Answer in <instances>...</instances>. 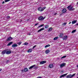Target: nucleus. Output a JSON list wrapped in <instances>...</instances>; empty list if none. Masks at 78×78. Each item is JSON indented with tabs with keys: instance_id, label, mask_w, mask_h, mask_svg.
Instances as JSON below:
<instances>
[{
	"instance_id": "9d476101",
	"label": "nucleus",
	"mask_w": 78,
	"mask_h": 78,
	"mask_svg": "<svg viewBox=\"0 0 78 78\" xmlns=\"http://www.w3.org/2000/svg\"><path fill=\"white\" fill-rule=\"evenodd\" d=\"M67 75V73H66V74H63L62 75H61L60 77L61 78L62 77H64V76H66V75Z\"/></svg>"
},
{
	"instance_id": "423d86ee",
	"label": "nucleus",
	"mask_w": 78,
	"mask_h": 78,
	"mask_svg": "<svg viewBox=\"0 0 78 78\" xmlns=\"http://www.w3.org/2000/svg\"><path fill=\"white\" fill-rule=\"evenodd\" d=\"M62 14H65L67 12V9L64 8L62 9Z\"/></svg>"
},
{
	"instance_id": "aec40b11",
	"label": "nucleus",
	"mask_w": 78,
	"mask_h": 78,
	"mask_svg": "<svg viewBox=\"0 0 78 78\" xmlns=\"http://www.w3.org/2000/svg\"><path fill=\"white\" fill-rule=\"evenodd\" d=\"M76 22H77V21L76 20H73L72 22V24H74V23H75Z\"/></svg>"
},
{
	"instance_id": "e433bc0d",
	"label": "nucleus",
	"mask_w": 78,
	"mask_h": 78,
	"mask_svg": "<svg viewBox=\"0 0 78 78\" xmlns=\"http://www.w3.org/2000/svg\"><path fill=\"white\" fill-rule=\"evenodd\" d=\"M9 61L8 60H7V61H6V63H8V62H9Z\"/></svg>"
},
{
	"instance_id": "7c9ffc66",
	"label": "nucleus",
	"mask_w": 78,
	"mask_h": 78,
	"mask_svg": "<svg viewBox=\"0 0 78 78\" xmlns=\"http://www.w3.org/2000/svg\"><path fill=\"white\" fill-rule=\"evenodd\" d=\"M66 56L65 55V56H63L61 58L62 59L63 58H66Z\"/></svg>"
},
{
	"instance_id": "f3484780",
	"label": "nucleus",
	"mask_w": 78,
	"mask_h": 78,
	"mask_svg": "<svg viewBox=\"0 0 78 78\" xmlns=\"http://www.w3.org/2000/svg\"><path fill=\"white\" fill-rule=\"evenodd\" d=\"M12 43H13V42L12 41L9 42L7 45V46H9V45H11Z\"/></svg>"
},
{
	"instance_id": "79ce46f5",
	"label": "nucleus",
	"mask_w": 78,
	"mask_h": 78,
	"mask_svg": "<svg viewBox=\"0 0 78 78\" xmlns=\"http://www.w3.org/2000/svg\"><path fill=\"white\" fill-rule=\"evenodd\" d=\"M4 3H5V2L3 1V2H2V4H4Z\"/></svg>"
},
{
	"instance_id": "0eeeda50",
	"label": "nucleus",
	"mask_w": 78,
	"mask_h": 78,
	"mask_svg": "<svg viewBox=\"0 0 78 78\" xmlns=\"http://www.w3.org/2000/svg\"><path fill=\"white\" fill-rule=\"evenodd\" d=\"M12 39H13V38L9 37L8 38L7 40H6V41H11V40H12Z\"/></svg>"
},
{
	"instance_id": "72a5a7b5",
	"label": "nucleus",
	"mask_w": 78,
	"mask_h": 78,
	"mask_svg": "<svg viewBox=\"0 0 78 78\" xmlns=\"http://www.w3.org/2000/svg\"><path fill=\"white\" fill-rule=\"evenodd\" d=\"M37 46V45H35L32 48L33 49L34 48H35V47H36Z\"/></svg>"
},
{
	"instance_id": "7ed1b4c3",
	"label": "nucleus",
	"mask_w": 78,
	"mask_h": 78,
	"mask_svg": "<svg viewBox=\"0 0 78 78\" xmlns=\"http://www.w3.org/2000/svg\"><path fill=\"white\" fill-rule=\"evenodd\" d=\"M76 75V73L73 74L72 75L71 74H69V75H67L66 78H72L73 76H74V75Z\"/></svg>"
},
{
	"instance_id": "bb28decb",
	"label": "nucleus",
	"mask_w": 78,
	"mask_h": 78,
	"mask_svg": "<svg viewBox=\"0 0 78 78\" xmlns=\"http://www.w3.org/2000/svg\"><path fill=\"white\" fill-rule=\"evenodd\" d=\"M22 44V42H18L17 43V44L20 45Z\"/></svg>"
},
{
	"instance_id": "c03bdc74",
	"label": "nucleus",
	"mask_w": 78,
	"mask_h": 78,
	"mask_svg": "<svg viewBox=\"0 0 78 78\" xmlns=\"http://www.w3.org/2000/svg\"><path fill=\"white\" fill-rule=\"evenodd\" d=\"M75 25H78V23L76 24Z\"/></svg>"
},
{
	"instance_id": "a878e982",
	"label": "nucleus",
	"mask_w": 78,
	"mask_h": 78,
	"mask_svg": "<svg viewBox=\"0 0 78 78\" xmlns=\"http://www.w3.org/2000/svg\"><path fill=\"white\" fill-rule=\"evenodd\" d=\"M50 44H48L44 47V48H47V47H50Z\"/></svg>"
},
{
	"instance_id": "c85d7f7f",
	"label": "nucleus",
	"mask_w": 78,
	"mask_h": 78,
	"mask_svg": "<svg viewBox=\"0 0 78 78\" xmlns=\"http://www.w3.org/2000/svg\"><path fill=\"white\" fill-rule=\"evenodd\" d=\"M28 43L27 42H25L24 44V45H28Z\"/></svg>"
},
{
	"instance_id": "de8ad7c7",
	"label": "nucleus",
	"mask_w": 78,
	"mask_h": 78,
	"mask_svg": "<svg viewBox=\"0 0 78 78\" xmlns=\"http://www.w3.org/2000/svg\"><path fill=\"white\" fill-rule=\"evenodd\" d=\"M77 5H78V2L77 3Z\"/></svg>"
},
{
	"instance_id": "2f4dec72",
	"label": "nucleus",
	"mask_w": 78,
	"mask_h": 78,
	"mask_svg": "<svg viewBox=\"0 0 78 78\" xmlns=\"http://www.w3.org/2000/svg\"><path fill=\"white\" fill-rule=\"evenodd\" d=\"M11 0H5V2H9Z\"/></svg>"
},
{
	"instance_id": "f8f14e48",
	"label": "nucleus",
	"mask_w": 78,
	"mask_h": 78,
	"mask_svg": "<svg viewBox=\"0 0 78 78\" xmlns=\"http://www.w3.org/2000/svg\"><path fill=\"white\" fill-rule=\"evenodd\" d=\"M63 34L62 33H61L59 35V37L60 38H61L63 37Z\"/></svg>"
},
{
	"instance_id": "09e8293b",
	"label": "nucleus",
	"mask_w": 78,
	"mask_h": 78,
	"mask_svg": "<svg viewBox=\"0 0 78 78\" xmlns=\"http://www.w3.org/2000/svg\"><path fill=\"white\" fill-rule=\"evenodd\" d=\"M30 34H29V35H30Z\"/></svg>"
},
{
	"instance_id": "58836bf2",
	"label": "nucleus",
	"mask_w": 78,
	"mask_h": 78,
	"mask_svg": "<svg viewBox=\"0 0 78 78\" xmlns=\"http://www.w3.org/2000/svg\"><path fill=\"white\" fill-rule=\"evenodd\" d=\"M38 24H39L38 23H37L35 24V26H36V25H38Z\"/></svg>"
},
{
	"instance_id": "20e7f679",
	"label": "nucleus",
	"mask_w": 78,
	"mask_h": 78,
	"mask_svg": "<svg viewBox=\"0 0 78 78\" xmlns=\"http://www.w3.org/2000/svg\"><path fill=\"white\" fill-rule=\"evenodd\" d=\"M45 17H44L41 16L38 17V20L40 21H42L45 19Z\"/></svg>"
},
{
	"instance_id": "f03ea898",
	"label": "nucleus",
	"mask_w": 78,
	"mask_h": 78,
	"mask_svg": "<svg viewBox=\"0 0 78 78\" xmlns=\"http://www.w3.org/2000/svg\"><path fill=\"white\" fill-rule=\"evenodd\" d=\"M46 7L45 6L43 8L40 7L38 8V10L39 11H40V12H42V11H43L45 9H46Z\"/></svg>"
},
{
	"instance_id": "4468645a",
	"label": "nucleus",
	"mask_w": 78,
	"mask_h": 78,
	"mask_svg": "<svg viewBox=\"0 0 78 78\" xmlns=\"http://www.w3.org/2000/svg\"><path fill=\"white\" fill-rule=\"evenodd\" d=\"M67 39V36H65L63 37V40H66Z\"/></svg>"
},
{
	"instance_id": "2eb2a0df",
	"label": "nucleus",
	"mask_w": 78,
	"mask_h": 78,
	"mask_svg": "<svg viewBox=\"0 0 78 78\" xmlns=\"http://www.w3.org/2000/svg\"><path fill=\"white\" fill-rule=\"evenodd\" d=\"M35 66H36V65H34L33 66H32L29 67V69H32V68H33V67H34Z\"/></svg>"
},
{
	"instance_id": "ddd939ff",
	"label": "nucleus",
	"mask_w": 78,
	"mask_h": 78,
	"mask_svg": "<svg viewBox=\"0 0 78 78\" xmlns=\"http://www.w3.org/2000/svg\"><path fill=\"white\" fill-rule=\"evenodd\" d=\"M49 67H50V68H53V65L52 64H49Z\"/></svg>"
},
{
	"instance_id": "5701e85b",
	"label": "nucleus",
	"mask_w": 78,
	"mask_h": 78,
	"mask_svg": "<svg viewBox=\"0 0 78 78\" xmlns=\"http://www.w3.org/2000/svg\"><path fill=\"white\" fill-rule=\"evenodd\" d=\"M49 27V25H45V26L44 27V28H48Z\"/></svg>"
},
{
	"instance_id": "4be33fe9",
	"label": "nucleus",
	"mask_w": 78,
	"mask_h": 78,
	"mask_svg": "<svg viewBox=\"0 0 78 78\" xmlns=\"http://www.w3.org/2000/svg\"><path fill=\"white\" fill-rule=\"evenodd\" d=\"M28 69L27 68H25L24 69V72H28Z\"/></svg>"
},
{
	"instance_id": "6e6552de",
	"label": "nucleus",
	"mask_w": 78,
	"mask_h": 78,
	"mask_svg": "<svg viewBox=\"0 0 78 78\" xmlns=\"http://www.w3.org/2000/svg\"><path fill=\"white\" fill-rule=\"evenodd\" d=\"M47 62V61H43L40 62V64H45V63H46Z\"/></svg>"
},
{
	"instance_id": "a19ab883",
	"label": "nucleus",
	"mask_w": 78,
	"mask_h": 78,
	"mask_svg": "<svg viewBox=\"0 0 78 78\" xmlns=\"http://www.w3.org/2000/svg\"><path fill=\"white\" fill-rule=\"evenodd\" d=\"M2 69H0V72H1V71H2Z\"/></svg>"
},
{
	"instance_id": "6ab92c4d",
	"label": "nucleus",
	"mask_w": 78,
	"mask_h": 78,
	"mask_svg": "<svg viewBox=\"0 0 78 78\" xmlns=\"http://www.w3.org/2000/svg\"><path fill=\"white\" fill-rule=\"evenodd\" d=\"M44 30V28H42L41 29H40L38 31V32L39 33V32H40V31H42V30Z\"/></svg>"
},
{
	"instance_id": "f704fd0d",
	"label": "nucleus",
	"mask_w": 78,
	"mask_h": 78,
	"mask_svg": "<svg viewBox=\"0 0 78 78\" xmlns=\"http://www.w3.org/2000/svg\"><path fill=\"white\" fill-rule=\"evenodd\" d=\"M21 72H22V73L23 72H24V69L21 70Z\"/></svg>"
},
{
	"instance_id": "f257e3e1",
	"label": "nucleus",
	"mask_w": 78,
	"mask_h": 78,
	"mask_svg": "<svg viewBox=\"0 0 78 78\" xmlns=\"http://www.w3.org/2000/svg\"><path fill=\"white\" fill-rule=\"evenodd\" d=\"M73 8V6H72V5H70L67 7L68 9L70 11H73L75 10V9Z\"/></svg>"
},
{
	"instance_id": "ea45409f",
	"label": "nucleus",
	"mask_w": 78,
	"mask_h": 78,
	"mask_svg": "<svg viewBox=\"0 0 78 78\" xmlns=\"http://www.w3.org/2000/svg\"><path fill=\"white\" fill-rule=\"evenodd\" d=\"M10 18V16H7V18Z\"/></svg>"
},
{
	"instance_id": "49530a36",
	"label": "nucleus",
	"mask_w": 78,
	"mask_h": 78,
	"mask_svg": "<svg viewBox=\"0 0 78 78\" xmlns=\"http://www.w3.org/2000/svg\"><path fill=\"white\" fill-rule=\"evenodd\" d=\"M77 67H78V65H77Z\"/></svg>"
},
{
	"instance_id": "8fccbe9b",
	"label": "nucleus",
	"mask_w": 78,
	"mask_h": 78,
	"mask_svg": "<svg viewBox=\"0 0 78 78\" xmlns=\"http://www.w3.org/2000/svg\"><path fill=\"white\" fill-rule=\"evenodd\" d=\"M77 78H78V76L77 77Z\"/></svg>"
},
{
	"instance_id": "393cba45",
	"label": "nucleus",
	"mask_w": 78,
	"mask_h": 78,
	"mask_svg": "<svg viewBox=\"0 0 78 78\" xmlns=\"http://www.w3.org/2000/svg\"><path fill=\"white\" fill-rule=\"evenodd\" d=\"M58 38H59V37H56L54 38L53 40H57V39H58Z\"/></svg>"
},
{
	"instance_id": "a211bd4d",
	"label": "nucleus",
	"mask_w": 78,
	"mask_h": 78,
	"mask_svg": "<svg viewBox=\"0 0 78 78\" xmlns=\"http://www.w3.org/2000/svg\"><path fill=\"white\" fill-rule=\"evenodd\" d=\"M50 53V50H46L45 51V53L46 54H48V53Z\"/></svg>"
},
{
	"instance_id": "473e14b6",
	"label": "nucleus",
	"mask_w": 78,
	"mask_h": 78,
	"mask_svg": "<svg viewBox=\"0 0 78 78\" xmlns=\"http://www.w3.org/2000/svg\"><path fill=\"white\" fill-rule=\"evenodd\" d=\"M44 26V24H42L39 26L38 27H43Z\"/></svg>"
},
{
	"instance_id": "412c9836",
	"label": "nucleus",
	"mask_w": 78,
	"mask_h": 78,
	"mask_svg": "<svg viewBox=\"0 0 78 78\" xmlns=\"http://www.w3.org/2000/svg\"><path fill=\"white\" fill-rule=\"evenodd\" d=\"M32 51V49H29L27 51V52L28 53H29L30 52V53H31Z\"/></svg>"
},
{
	"instance_id": "cd10ccee",
	"label": "nucleus",
	"mask_w": 78,
	"mask_h": 78,
	"mask_svg": "<svg viewBox=\"0 0 78 78\" xmlns=\"http://www.w3.org/2000/svg\"><path fill=\"white\" fill-rule=\"evenodd\" d=\"M76 30H73L72 32V33H75V31H76Z\"/></svg>"
},
{
	"instance_id": "1a4fd4ad",
	"label": "nucleus",
	"mask_w": 78,
	"mask_h": 78,
	"mask_svg": "<svg viewBox=\"0 0 78 78\" xmlns=\"http://www.w3.org/2000/svg\"><path fill=\"white\" fill-rule=\"evenodd\" d=\"M11 53V51H7V50H6V54L7 55H9V54H10Z\"/></svg>"
},
{
	"instance_id": "9b49d317",
	"label": "nucleus",
	"mask_w": 78,
	"mask_h": 78,
	"mask_svg": "<svg viewBox=\"0 0 78 78\" xmlns=\"http://www.w3.org/2000/svg\"><path fill=\"white\" fill-rule=\"evenodd\" d=\"M12 47H13V48H15V47H17V44H14L13 45H12Z\"/></svg>"
},
{
	"instance_id": "c756f323",
	"label": "nucleus",
	"mask_w": 78,
	"mask_h": 78,
	"mask_svg": "<svg viewBox=\"0 0 78 78\" xmlns=\"http://www.w3.org/2000/svg\"><path fill=\"white\" fill-rule=\"evenodd\" d=\"M66 24H67V23H64L62 24V25L63 26H64L65 25H66Z\"/></svg>"
},
{
	"instance_id": "dca6fc26",
	"label": "nucleus",
	"mask_w": 78,
	"mask_h": 78,
	"mask_svg": "<svg viewBox=\"0 0 78 78\" xmlns=\"http://www.w3.org/2000/svg\"><path fill=\"white\" fill-rule=\"evenodd\" d=\"M6 50H5V51H3L2 52V55H5V53H6Z\"/></svg>"
},
{
	"instance_id": "37998d69",
	"label": "nucleus",
	"mask_w": 78,
	"mask_h": 78,
	"mask_svg": "<svg viewBox=\"0 0 78 78\" xmlns=\"http://www.w3.org/2000/svg\"><path fill=\"white\" fill-rule=\"evenodd\" d=\"M37 66H36V67H35L34 68V69H37Z\"/></svg>"
},
{
	"instance_id": "a18cd8bd",
	"label": "nucleus",
	"mask_w": 78,
	"mask_h": 78,
	"mask_svg": "<svg viewBox=\"0 0 78 78\" xmlns=\"http://www.w3.org/2000/svg\"><path fill=\"white\" fill-rule=\"evenodd\" d=\"M71 23V22H70L69 24H70Z\"/></svg>"
},
{
	"instance_id": "39448f33",
	"label": "nucleus",
	"mask_w": 78,
	"mask_h": 78,
	"mask_svg": "<svg viewBox=\"0 0 78 78\" xmlns=\"http://www.w3.org/2000/svg\"><path fill=\"white\" fill-rule=\"evenodd\" d=\"M66 63H63L62 64H61L60 65V68H62V67H64V66H66Z\"/></svg>"
},
{
	"instance_id": "4c0bfd02",
	"label": "nucleus",
	"mask_w": 78,
	"mask_h": 78,
	"mask_svg": "<svg viewBox=\"0 0 78 78\" xmlns=\"http://www.w3.org/2000/svg\"><path fill=\"white\" fill-rule=\"evenodd\" d=\"M37 78H42V77L41 76H38L37 77Z\"/></svg>"
},
{
	"instance_id": "c9c22d12",
	"label": "nucleus",
	"mask_w": 78,
	"mask_h": 78,
	"mask_svg": "<svg viewBox=\"0 0 78 78\" xmlns=\"http://www.w3.org/2000/svg\"><path fill=\"white\" fill-rule=\"evenodd\" d=\"M57 14V13H55L54 14V16H56Z\"/></svg>"
},
{
	"instance_id": "b1692460",
	"label": "nucleus",
	"mask_w": 78,
	"mask_h": 78,
	"mask_svg": "<svg viewBox=\"0 0 78 78\" xmlns=\"http://www.w3.org/2000/svg\"><path fill=\"white\" fill-rule=\"evenodd\" d=\"M51 30H53L52 27H51L48 30V32H49V31H51Z\"/></svg>"
}]
</instances>
